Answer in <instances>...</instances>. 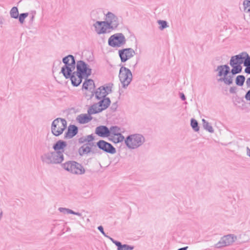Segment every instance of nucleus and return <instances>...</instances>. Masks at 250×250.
Instances as JSON below:
<instances>
[{
  "label": "nucleus",
  "mask_w": 250,
  "mask_h": 250,
  "mask_svg": "<svg viewBox=\"0 0 250 250\" xmlns=\"http://www.w3.org/2000/svg\"><path fill=\"white\" fill-rule=\"evenodd\" d=\"M64 66L62 67L61 72L66 78L70 77L71 73L75 68V62L74 57L69 55L63 59Z\"/></svg>",
  "instance_id": "1"
},
{
  "label": "nucleus",
  "mask_w": 250,
  "mask_h": 250,
  "mask_svg": "<svg viewBox=\"0 0 250 250\" xmlns=\"http://www.w3.org/2000/svg\"><path fill=\"white\" fill-rule=\"evenodd\" d=\"M145 142L144 137L140 134H132L128 136L125 140L127 146L135 149L141 146Z\"/></svg>",
  "instance_id": "2"
},
{
  "label": "nucleus",
  "mask_w": 250,
  "mask_h": 250,
  "mask_svg": "<svg viewBox=\"0 0 250 250\" xmlns=\"http://www.w3.org/2000/svg\"><path fill=\"white\" fill-rule=\"evenodd\" d=\"M229 67L226 65H221L217 67L218 76L220 77L219 81L224 82L227 84H230L233 82V77L228 75L229 73Z\"/></svg>",
  "instance_id": "3"
},
{
  "label": "nucleus",
  "mask_w": 250,
  "mask_h": 250,
  "mask_svg": "<svg viewBox=\"0 0 250 250\" xmlns=\"http://www.w3.org/2000/svg\"><path fill=\"white\" fill-rule=\"evenodd\" d=\"M66 146V144L65 142L60 140L56 143L54 146V149L58 152L57 153H54L52 154V156L54 158V163H59L63 160V155L62 152L63 151L64 148Z\"/></svg>",
  "instance_id": "4"
},
{
  "label": "nucleus",
  "mask_w": 250,
  "mask_h": 250,
  "mask_svg": "<svg viewBox=\"0 0 250 250\" xmlns=\"http://www.w3.org/2000/svg\"><path fill=\"white\" fill-rule=\"evenodd\" d=\"M67 124L65 120L62 119L55 120L52 125V132L55 136L62 134L66 128Z\"/></svg>",
  "instance_id": "5"
},
{
  "label": "nucleus",
  "mask_w": 250,
  "mask_h": 250,
  "mask_svg": "<svg viewBox=\"0 0 250 250\" xmlns=\"http://www.w3.org/2000/svg\"><path fill=\"white\" fill-rule=\"evenodd\" d=\"M63 167L65 170L72 173L82 174L84 172V169L83 167L75 162L65 163Z\"/></svg>",
  "instance_id": "6"
},
{
  "label": "nucleus",
  "mask_w": 250,
  "mask_h": 250,
  "mask_svg": "<svg viewBox=\"0 0 250 250\" xmlns=\"http://www.w3.org/2000/svg\"><path fill=\"white\" fill-rule=\"evenodd\" d=\"M110 141L114 143H118L124 140V137L121 134L120 129L117 126L110 127L108 136Z\"/></svg>",
  "instance_id": "7"
},
{
  "label": "nucleus",
  "mask_w": 250,
  "mask_h": 250,
  "mask_svg": "<svg viewBox=\"0 0 250 250\" xmlns=\"http://www.w3.org/2000/svg\"><path fill=\"white\" fill-rule=\"evenodd\" d=\"M119 79L124 86L128 85L132 80V74L129 69L122 67L120 70Z\"/></svg>",
  "instance_id": "8"
},
{
  "label": "nucleus",
  "mask_w": 250,
  "mask_h": 250,
  "mask_svg": "<svg viewBox=\"0 0 250 250\" xmlns=\"http://www.w3.org/2000/svg\"><path fill=\"white\" fill-rule=\"evenodd\" d=\"M125 38L121 33L115 34L111 36L108 39V44L113 47L120 46L125 43Z\"/></svg>",
  "instance_id": "9"
},
{
  "label": "nucleus",
  "mask_w": 250,
  "mask_h": 250,
  "mask_svg": "<svg viewBox=\"0 0 250 250\" xmlns=\"http://www.w3.org/2000/svg\"><path fill=\"white\" fill-rule=\"evenodd\" d=\"M113 89V84L108 83L104 86H101L96 91V96L99 99L105 98L107 95L110 93Z\"/></svg>",
  "instance_id": "10"
},
{
  "label": "nucleus",
  "mask_w": 250,
  "mask_h": 250,
  "mask_svg": "<svg viewBox=\"0 0 250 250\" xmlns=\"http://www.w3.org/2000/svg\"><path fill=\"white\" fill-rule=\"evenodd\" d=\"M77 73L83 77H87L91 74V69L82 61H79L77 64Z\"/></svg>",
  "instance_id": "11"
},
{
  "label": "nucleus",
  "mask_w": 250,
  "mask_h": 250,
  "mask_svg": "<svg viewBox=\"0 0 250 250\" xmlns=\"http://www.w3.org/2000/svg\"><path fill=\"white\" fill-rule=\"evenodd\" d=\"M112 23V22L109 20L108 21V22L97 21L94 24V26L97 33L100 34L105 33L108 28H111L110 25Z\"/></svg>",
  "instance_id": "12"
},
{
  "label": "nucleus",
  "mask_w": 250,
  "mask_h": 250,
  "mask_svg": "<svg viewBox=\"0 0 250 250\" xmlns=\"http://www.w3.org/2000/svg\"><path fill=\"white\" fill-rule=\"evenodd\" d=\"M97 146L102 150L111 153L116 152L115 148L109 143L104 140H100L97 143Z\"/></svg>",
  "instance_id": "13"
},
{
  "label": "nucleus",
  "mask_w": 250,
  "mask_h": 250,
  "mask_svg": "<svg viewBox=\"0 0 250 250\" xmlns=\"http://www.w3.org/2000/svg\"><path fill=\"white\" fill-rule=\"evenodd\" d=\"M236 237L232 235L225 236L221 238L220 241L216 244L217 248L225 247L231 244L234 242Z\"/></svg>",
  "instance_id": "14"
},
{
  "label": "nucleus",
  "mask_w": 250,
  "mask_h": 250,
  "mask_svg": "<svg viewBox=\"0 0 250 250\" xmlns=\"http://www.w3.org/2000/svg\"><path fill=\"white\" fill-rule=\"evenodd\" d=\"M95 88V84L93 80L88 79L85 81L83 83L82 89L85 94L92 93Z\"/></svg>",
  "instance_id": "15"
},
{
  "label": "nucleus",
  "mask_w": 250,
  "mask_h": 250,
  "mask_svg": "<svg viewBox=\"0 0 250 250\" xmlns=\"http://www.w3.org/2000/svg\"><path fill=\"white\" fill-rule=\"evenodd\" d=\"M134 53V51L131 49H125L119 51L120 57L122 62H125L131 58Z\"/></svg>",
  "instance_id": "16"
},
{
  "label": "nucleus",
  "mask_w": 250,
  "mask_h": 250,
  "mask_svg": "<svg viewBox=\"0 0 250 250\" xmlns=\"http://www.w3.org/2000/svg\"><path fill=\"white\" fill-rule=\"evenodd\" d=\"M246 56L245 53H242L239 55L232 57L230 62V65H241L243 63L244 59Z\"/></svg>",
  "instance_id": "17"
},
{
  "label": "nucleus",
  "mask_w": 250,
  "mask_h": 250,
  "mask_svg": "<svg viewBox=\"0 0 250 250\" xmlns=\"http://www.w3.org/2000/svg\"><path fill=\"white\" fill-rule=\"evenodd\" d=\"M109 129L106 126L101 125L97 127L95 130V133L98 136L102 137H108L109 135Z\"/></svg>",
  "instance_id": "18"
},
{
  "label": "nucleus",
  "mask_w": 250,
  "mask_h": 250,
  "mask_svg": "<svg viewBox=\"0 0 250 250\" xmlns=\"http://www.w3.org/2000/svg\"><path fill=\"white\" fill-rule=\"evenodd\" d=\"M92 118L88 113V114H82L78 116L77 117V121L80 124H86L92 120Z\"/></svg>",
  "instance_id": "19"
},
{
  "label": "nucleus",
  "mask_w": 250,
  "mask_h": 250,
  "mask_svg": "<svg viewBox=\"0 0 250 250\" xmlns=\"http://www.w3.org/2000/svg\"><path fill=\"white\" fill-rule=\"evenodd\" d=\"M83 76L77 72H74L71 77L72 83L74 86L79 85L82 82Z\"/></svg>",
  "instance_id": "20"
},
{
  "label": "nucleus",
  "mask_w": 250,
  "mask_h": 250,
  "mask_svg": "<svg viewBox=\"0 0 250 250\" xmlns=\"http://www.w3.org/2000/svg\"><path fill=\"white\" fill-rule=\"evenodd\" d=\"M106 16V22H108V21L109 20L113 23L112 25H110L111 28H113L116 27L118 25L117 18L112 13L110 12L108 13Z\"/></svg>",
  "instance_id": "21"
},
{
  "label": "nucleus",
  "mask_w": 250,
  "mask_h": 250,
  "mask_svg": "<svg viewBox=\"0 0 250 250\" xmlns=\"http://www.w3.org/2000/svg\"><path fill=\"white\" fill-rule=\"evenodd\" d=\"M77 127L75 125H70L68 127L66 137L71 138L75 136L77 133Z\"/></svg>",
  "instance_id": "22"
},
{
  "label": "nucleus",
  "mask_w": 250,
  "mask_h": 250,
  "mask_svg": "<svg viewBox=\"0 0 250 250\" xmlns=\"http://www.w3.org/2000/svg\"><path fill=\"white\" fill-rule=\"evenodd\" d=\"M91 147L89 144H85L82 146L79 149V153L81 155L88 154L90 152Z\"/></svg>",
  "instance_id": "23"
},
{
  "label": "nucleus",
  "mask_w": 250,
  "mask_h": 250,
  "mask_svg": "<svg viewBox=\"0 0 250 250\" xmlns=\"http://www.w3.org/2000/svg\"><path fill=\"white\" fill-rule=\"evenodd\" d=\"M110 101L108 98H104L103 99L99 102V106L102 111L106 109L110 104Z\"/></svg>",
  "instance_id": "24"
},
{
  "label": "nucleus",
  "mask_w": 250,
  "mask_h": 250,
  "mask_svg": "<svg viewBox=\"0 0 250 250\" xmlns=\"http://www.w3.org/2000/svg\"><path fill=\"white\" fill-rule=\"evenodd\" d=\"M102 111L99 105L95 104L90 107L88 110V113L91 115V114H96Z\"/></svg>",
  "instance_id": "25"
},
{
  "label": "nucleus",
  "mask_w": 250,
  "mask_h": 250,
  "mask_svg": "<svg viewBox=\"0 0 250 250\" xmlns=\"http://www.w3.org/2000/svg\"><path fill=\"white\" fill-rule=\"evenodd\" d=\"M114 243L118 247V250H131L133 249V247L127 245H122L119 242L116 241Z\"/></svg>",
  "instance_id": "26"
},
{
  "label": "nucleus",
  "mask_w": 250,
  "mask_h": 250,
  "mask_svg": "<svg viewBox=\"0 0 250 250\" xmlns=\"http://www.w3.org/2000/svg\"><path fill=\"white\" fill-rule=\"evenodd\" d=\"M231 66L233 67L231 71L233 75L239 73L242 70V67L241 65L235 64Z\"/></svg>",
  "instance_id": "27"
},
{
  "label": "nucleus",
  "mask_w": 250,
  "mask_h": 250,
  "mask_svg": "<svg viewBox=\"0 0 250 250\" xmlns=\"http://www.w3.org/2000/svg\"><path fill=\"white\" fill-rule=\"evenodd\" d=\"M245 78L244 76L242 75H239L236 77V83L237 85L239 86H242L244 82H245Z\"/></svg>",
  "instance_id": "28"
},
{
  "label": "nucleus",
  "mask_w": 250,
  "mask_h": 250,
  "mask_svg": "<svg viewBox=\"0 0 250 250\" xmlns=\"http://www.w3.org/2000/svg\"><path fill=\"white\" fill-rule=\"evenodd\" d=\"M10 15L12 18H17L19 16V12L16 7H13L10 11Z\"/></svg>",
  "instance_id": "29"
},
{
  "label": "nucleus",
  "mask_w": 250,
  "mask_h": 250,
  "mask_svg": "<svg viewBox=\"0 0 250 250\" xmlns=\"http://www.w3.org/2000/svg\"><path fill=\"white\" fill-rule=\"evenodd\" d=\"M244 11L246 12H250V0H245L243 2Z\"/></svg>",
  "instance_id": "30"
},
{
  "label": "nucleus",
  "mask_w": 250,
  "mask_h": 250,
  "mask_svg": "<svg viewBox=\"0 0 250 250\" xmlns=\"http://www.w3.org/2000/svg\"><path fill=\"white\" fill-rule=\"evenodd\" d=\"M191 125L195 131H198L199 130V127H198V123L196 120L194 119L191 120Z\"/></svg>",
  "instance_id": "31"
},
{
  "label": "nucleus",
  "mask_w": 250,
  "mask_h": 250,
  "mask_svg": "<svg viewBox=\"0 0 250 250\" xmlns=\"http://www.w3.org/2000/svg\"><path fill=\"white\" fill-rule=\"evenodd\" d=\"M93 140V138L91 135H88L85 138H82L81 139V142L82 143H89L92 141Z\"/></svg>",
  "instance_id": "32"
},
{
  "label": "nucleus",
  "mask_w": 250,
  "mask_h": 250,
  "mask_svg": "<svg viewBox=\"0 0 250 250\" xmlns=\"http://www.w3.org/2000/svg\"><path fill=\"white\" fill-rule=\"evenodd\" d=\"M245 55L246 56L245 57L243 63L245 66H248L250 65V56H249L246 53H245Z\"/></svg>",
  "instance_id": "33"
},
{
  "label": "nucleus",
  "mask_w": 250,
  "mask_h": 250,
  "mask_svg": "<svg viewBox=\"0 0 250 250\" xmlns=\"http://www.w3.org/2000/svg\"><path fill=\"white\" fill-rule=\"evenodd\" d=\"M28 13H23L20 15L19 16V21H20L22 23L24 21V19L28 16Z\"/></svg>",
  "instance_id": "34"
},
{
  "label": "nucleus",
  "mask_w": 250,
  "mask_h": 250,
  "mask_svg": "<svg viewBox=\"0 0 250 250\" xmlns=\"http://www.w3.org/2000/svg\"><path fill=\"white\" fill-rule=\"evenodd\" d=\"M158 23L160 25V28L161 29H163L167 26V22L166 21H159Z\"/></svg>",
  "instance_id": "35"
},
{
  "label": "nucleus",
  "mask_w": 250,
  "mask_h": 250,
  "mask_svg": "<svg viewBox=\"0 0 250 250\" xmlns=\"http://www.w3.org/2000/svg\"><path fill=\"white\" fill-rule=\"evenodd\" d=\"M204 125L205 128L207 130H208V131H209L210 132H212L213 131L212 127L208 123H206Z\"/></svg>",
  "instance_id": "36"
},
{
  "label": "nucleus",
  "mask_w": 250,
  "mask_h": 250,
  "mask_svg": "<svg viewBox=\"0 0 250 250\" xmlns=\"http://www.w3.org/2000/svg\"><path fill=\"white\" fill-rule=\"evenodd\" d=\"M246 98L247 100H250V90L246 94Z\"/></svg>",
  "instance_id": "37"
},
{
  "label": "nucleus",
  "mask_w": 250,
  "mask_h": 250,
  "mask_svg": "<svg viewBox=\"0 0 250 250\" xmlns=\"http://www.w3.org/2000/svg\"><path fill=\"white\" fill-rule=\"evenodd\" d=\"M98 229L103 234H104L103 228L102 226H99Z\"/></svg>",
  "instance_id": "38"
},
{
  "label": "nucleus",
  "mask_w": 250,
  "mask_h": 250,
  "mask_svg": "<svg viewBox=\"0 0 250 250\" xmlns=\"http://www.w3.org/2000/svg\"><path fill=\"white\" fill-rule=\"evenodd\" d=\"M245 72L247 73H249V74H250V66H248L247 67L246 69H245Z\"/></svg>",
  "instance_id": "39"
},
{
  "label": "nucleus",
  "mask_w": 250,
  "mask_h": 250,
  "mask_svg": "<svg viewBox=\"0 0 250 250\" xmlns=\"http://www.w3.org/2000/svg\"><path fill=\"white\" fill-rule=\"evenodd\" d=\"M67 211V212L68 213H71V214H78V213H75L72 210H69V209H67L66 210Z\"/></svg>",
  "instance_id": "40"
},
{
  "label": "nucleus",
  "mask_w": 250,
  "mask_h": 250,
  "mask_svg": "<svg viewBox=\"0 0 250 250\" xmlns=\"http://www.w3.org/2000/svg\"><path fill=\"white\" fill-rule=\"evenodd\" d=\"M230 91L231 93H234L235 92V88L233 87L231 88L230 89Z\"/></svg>",
  "instance_id": "41"
},
{
  "label": "nucleus",
  "mask_w": 250,
  "mask_h": 250,
  "mask_svg": "<svg viewBox=\"0 0 250 250\" xmlns=\"http://www.w3.org/2000/svg\"><path fill=\"white\" fill-rule=\"evenodd\" d=\"M181 97L183 100H185L186 99L185 96L183 93L181 94Z\"/></svg>",
  "instance_id": "42"
},
{
  "label": "nucleus",
  "mask_w": 250,
  "mask_h": 250,
  "mask_svg": "<svg viewBox=\"0 0 250 250\" xmlns=\"http://www.w3.org/2000/svg\"><path fill=\"white\" fill-rule=\"evenodd\" d=\"M247 83L248 85H249L250 86V78L247 80Z\"/></svg>",
  "instance_id": "43"
},
{
  "label": "nucleus",
  "mask_w": 250,
  "mask_h": 250,
  "mask_svg": "<svg viewBox=\"0 0 250 250\" xmlns=\"http://www.w3.org/2000/svg\"><path fill=\"white\" fill-rule=\"evenodd\" d=\"M187 248H188V247H187L181 248V249H179L178 250H186Z\"/></svg>",
  "instance_id": "44"
},
{
  "label": "nucleus",
  "mask_w": 250,
  "mask_h": 250,
  "mask_svg": "<svg viewBox=\"0 0 250 250\" xmlns=\"http://www.w3.org/2000/svg\"><path fill=\"white\" fill-rule=\"evenodd\" d=\"M248 155L250 156V150H249L248 152Z\"/></svg>",
  "instance_id": "45"
},
{
  "label": "nucleus",
  "mask_w": 250,
  "mask_h": 250,
  "mask_svg": "<svg viewBox=\"0 0 250 250\" xmlns=\"http://www.w3.org/2000/svg\"><path fill=\"white\" fill-rule=\"evenodd\" d=\"M203 121L204 122H205V120H204V119H203Z\"/></svg>",
  "instance_id": "46"
}]
</instances>
